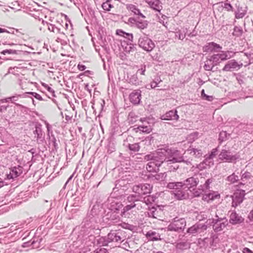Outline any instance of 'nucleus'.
Returning <instances> with one entry per match:
<instances>
[{
    "mask_svg": "<svg viewBox=\"0 0 253 253\" xmlns=\"http://www.w3.org/2000/svg\"><path fill=\"white\" fill-rule=\"evenodd\" d=\"M175 149L169 148L168 146L159 148L155 153H150L144 157L145 161H153L155 165L157 167V170H159L163 164H170V163L177 162L180 160L179 158L176 157Z\"/></svg>",
    "mask_w": 253,
    "mask_h": 253,
    "instance_id": "nucleus-1",
    "label": "nucleus"
},
{
    "mask_svg": "<svg viewBox=\"0 0 253 253\" xmlns=\"http://www.w3.org/2000/svg\"><path fill=\"white\" fill-rule=\"evenodd\" d=\"M125 232L122 230H112L107 236L101 237L97 243L101 246H108L110 243H122L125 240Z\"/></svg>",
    "mask_w": 253,
    "mask_h": 253,
    "instance_id": "nucleus-2",
    "label": "nucleus"
},
{
    "mask_svg": "<svg viewBox=\"0 0 253 253\" xmlns=\"http://www.w3.org/2000/svg\"><path fill=\"white\" fill-rule=\"evenodd\" d=\"M209 222V224L212 226L213 230L216 232L222 231L228 225V221L225 216L220 217L216 214L214 218L209 219L207 222Z\"/></svg>",
    "mask_w": 253,
    "mask_h": 253,
    "instance_id": "nucleus-3",
    "label": "nucleus"
},
{
    "mask_svg": "<svg viewBox=\"0 0 253 253\" xmlns=\"http://www.w3.org/2000/svg\"><path fill=\"white\" fill-rule=\"evenodd\" d=\"M240 158L239 153H232L230 150L222 149L219 155V160L228 163H236Z\"/></svg>",
    "mask_w": 253,
    "mask_h": 253,
    "instance_id": "nucleus-4",
    "label": "nucleus"
},
{
    "mask_svg": "<svg viewBox=\"0 0 253 253\" xmlns=\"http://www.w3.org/2000/svg\"><path fill=\"white\" fill-rule=\"evenodd\" d=\"M175 217L173 221L167 227L168 231L181 232L183 231L186 225V222L184 218L177 219Z\"/></svg>",
    "mask_w": 253,
    "mask_h": 253,
    "instance_id": "nucleus-5",
    "label": "nucleus"
},
{
    "mask_svg": "<svg viewBox=\"0 0 253 253\" xmlns=\"http://www.w3.org/2000/svg\"><path fill=\"white\" fill-rule=\"evenodd\" d=\"M138 44L140 47L147 52L151 51L155 46L152 40L145 34L139 37Z\"/></svg>",
    "mask_w": 253,
    "mask_h": 253,
    "instance_id": "nucleus-6",
    "label": "nucleus"
},
{
    "mask_svg": "<svg viewBox=\"0 0 253 253\" xmlns=\"http://www.w3.org/2000/svg\"><path fill=\"white\" fill-rule=\"evenodd\" d=\"M153 186L148 183H140L134 185L132 191L135 193H138L141 196L150 194L152 190Z\"/></svg>",
    "mask_w": 253,
    "mask_h": 253,
    "instance_id": "nucleus-7",
    "label": "nucleus"
},
{
    "mask_svg": "<svg viewBox=\"0 0 253 253\" xmlns=\"http://www.w3.org/2000/svg\"><path fill=\"white\" fill-rule=\"evenodd\" d=\"M140 121L142 124L139 125L137 128H134V129H137L136 132L139 130L144 133H149L152 130V120L149 118H141Z\"/></svg>",
    "mask_w": 253,
    "mask_h": 253,
    "instance_id": "nucleus-8",
    "label": "nucleus"
},
{
    "mask_svg": "<svg viewBox=\"0 0 253 253\" xmlns=\"http://www.w3.org/2000/svg\"><path fill=\"white\" fill-rule=\"evenodd\" d=\"M175 151L176 152L175 153L176 157L175 158H179L180 160L177 162L170 163L169 165L166 164V166L168 167L169 171H176L179 168V165L177 164L178 163L183 162L188 165H191V162L189 160H185L184 156L180 154L179 151L175 149Z\"/></svg>",
    "mask_w": 253,
    "mask_h": 253,
    "instance_id": "nucleus-9",
    "label": "nucleus"
},
{
    "mask_svg": "<svg viewBox=\"0 0 253 253\" xmlns=\"http://www.w3.org/2000/svg\"><path fill=\"white\" fill-rule=\"evenodd\" d=\"M146 180L153 183H161L165 181L167 176L166 172L156 173L155 174L149 173L145 175Z\"/></svg>",
    "mask_w": 253,
    "mask_h": 253,
    "instance_id": "nucleus-10",
    "label": "nucleus"
},
{
    "mask_svg": "<svg viewBox=\"0 0 253 253\" xmlns=\"http://www.w3.org/2000/svg\"><path fill=\"white\" fill-rule=\"evenodd\" d=\"M42 125L40 123H37L35 126V130L33 133L35 135L34 138L36 139L37 143L39 144H42L45 141V135L42 130Z\"/></svg>",
    "mask_w": 253,
    "mask_h": 253,
    "instance_id": "nucleus-11",
    "label": "nucleus"
},
{
    "mask_svg": "<svg viewBox=\"0 0 253 253\" xmlns=\"http://www.w3.org/2000/svg\"><path fill=\"white\" fill-rule=\"evenodd\" d=\"M245 195L244 190H238L232 196V206L236 208L241 204L244 201Z\"/></svg>",
    "mask_w": 253,
    "mask_h": 253,
    "instance_id": "nucleus-12",
    "label": "nucleus"
},
{
    "mask_svg": "<svg viewBox=\"0 0 253 253\" xmlns=\"http://www.w3.org/2000/svg\"><path fill=\"white\" fill-rule=\"evenodd\" d=\"M199 182L200 180L198 175L189 177L183 182L184 189H186L187 190L191 191V189L195 188Z\"/></svg>",
    "mask_w": 253,
    "mask_h": 253,
    "instance_id": "nucleus-13",
    "label": "nucleus"
},
{
    "mask_svg": "<svg viewBox=\"0 0 253 253\" xmlns=\"http://www.w3.org/2000/svg\"><path fill=\"white\" fill-rule=\"evenodd\" d=\"M208 228V225L205 224L196 223L188 228L187 232L190 234L195 235L205 231Z\"/></svg>",
    "mask_w": 253,
    "mask_h": 253,
    "instance_id": "nucleus-14",
    "label": "nucleus"
},
{
    "mask_svg": "<svg viewBox=\"0 0 253 253\" xmlns=\"http://www.w3.org/2000/svg\"><path fill=\"white\" fill-rule=\"evenodd\" d=\"M244 218L237 213L235 211H231L228 223L235 225L244 223Z\"/></svg>",
    "mask_w": 253,
    "mask_h": 253,
    "instance_id": "nucleus-15",
    "label": "nucleus"
},
{
    "mask_svg": "<svg viewBox=\"0 0 253 253\" xmlns=\"http://www.w3.org/2000/svg\"><path fill=\"white\" fill-rule=\"evenodd\" d=\"M129 100L134 105L139 104L141 100V91L140 89L134 90L130 93Z\"/></svg>",
    "mask_w": 253,
    "mask_h": 253,
    "instance_id": "nucleus-16",
    "label": "nucleus"
},
{
    "mask_svg": "<svg viewBox=\"0 0 253 253\" xmlns=\"http://www.w3.org/2000/svg\"><path fill=\"white\" fill-rule=\"evenodd\" d=\"M133 137L131 136L128 137L126 140L124 141V145L132 153H135L140 150V145L139 143H130L129 142L131 141Z\"/></svg>",
    "mask_w": 253,
    "mask_h": 253,
    "instance_id": "nucleus-17",
    "label": "nucleus"
},
{
    "mask_svg": "<svg viewBox=\"0 0 253 253\" xmlns=\"http://www.w3.org/2000/svg\"><path fill=\"white\" fill-rule=\"evenodd\" d=\"M243 66V64H240L234 59L229 61L222 69L223 71L228 72L231 71L236 69H240Z\"/></svg>",
    "mask_w": 253,
    "mask_h": 253,
    "instance_id": "nucleus-18",
    "label": "nucleus"
},
{
    "mask_svg": "<svg viewBox=\"0 0 253 253\" xmlns=\"http://www.w3.org/2000/svg\"><path fill=\"white\" fill-rule=\"evenodd\" d=\"M178 119L179 116L177 114V111L176 109L167 112L161 117V119L162 120L177 121Z\"/></svg>",
    "mask_w": 253,
    "mask_h": 253,
    "instance_id": "nucleus-19",
    "label": "nucleus"
},
{
    "mask_svg": "<svg viewBox=\"0 0 253 253\" xmlns=\"http://www.w3.org/2000/svg\"><path fill=\"white\" fill-rule=\"evenodd\" d=\"M221 49L222 47L219 44L214 42H209L203 47V51L206 52H218Z\"/></svg>",
    "mask_w": 253,
    "mask_h": 253,
    "instance_id": "nucleus-20",
    "label": "nucleus"
},
{
    "mask_svg": "<svg viewBox=\"0 0 253 253\" xmlns=\"http://www.w3.org/2000/svg\"><path fill=\"white\" fill-rule=\"evenodd\" d=\"M101 209V206L98 203H96L93 205L89 213L87 214V218H89L90 222L94 221L93 217L100 214Z\"/></svg>",
    "mask_w": 253,
    "mask_h": 253,
    "instance_id": "nucleus-21",
    "label": "nucleus"
},
{
    "mask_svg": "<svg viewBox=\"0 0 253 253\" xmlns=\"http://www.w3.org/2000/svg\"><path fill=\"white\" fill-rule=\"evenodd\" d=\"M23 168L20 166L14 167L10 169V171L9 174H7L8 179H14L19 176L23 172Z\"/></svg>",
    "mask_w": 253,
    "mask_h": 253,
    "instance_id": "nucleus-22",
    "label": "nucleus"
},
{
    "mask_svg": "<svg viewBox=\"0 0 253 253\" xmlns=\"http://www.w3.org/2000/svg\"><path fill=\"white\" fill-rule=\"evenodd\" d=\"M108 202H110L109 209L111 211L118 212L123 207V205L120 202L113 200L112 198L108 199Z\"/></svg>",
    "mask_w": 253,
    "mask_h": 253,
    "instance_id": "nucleus-23",
    "label": "nucleus"
},
{
    "mask_svg": "<svg viewBox=\"0 0 253 253\" xmlns=\"http://www.w3.org/2000/svg\"><path fill=\"white\" fill-rule=\"evenodd\" d=\"M220 198V194L217 191L208 190L203 196L202 199L207 202Z\"/></svg>",
    "mask_w": 253,
    "mask_h": 253,
    "instance_id": "nucleus-24",
    "label": "nucleus"
},
{
    "mask_svg": "<svg viewBox=\"0 0 253 253\" xmlns=\"http://www.w3.org/2000/svg\"><path fill=\"white\" fill-rule=\"evenodd\" d=\"M105 217L106 219H108L112 223H119L121 221L118 212H108Z\"/></svg>",
    "mask_w": 253,
    "mask_h": 253,
    "instance_id": "nucleus-25",
    "label": "nucleus"
},
{
    "mask_svg": "<svg viewBox=\"0 0 253 253\" xmlns=\"http://www.w3.org/2000/svg\"><path fill=\"white\" fill-rule=\"evenodd\" d=\"M116 33L117 35L121 36L124 38L126 40L124 41V43H126V42L130 43L133 42V36L131 33H126L121 29H118L116 30Z\"/></svg>",
    "mask_w": 253,
    "mask_h": 253,
    "instance_id": "nucleus-26",
    "label": "nucleus"
},
{
    "mask_svg": "<svg viewBox=\"0 0 253 253\" xmlns=\"http://www.w3.org/2000/svg\"><path fill=\"white\" fill-rule=\"evenodd\" d=\"M146 2L151 8L160 13L163 6L160 0H146Z\"/></svg>",
    "mask_w": 253,
    "mask_h": 253,
    "instance_id": "nucleus-27",
    "label": "nucleus"
},
{
    "mask_svg": "<svg viewBox=\"0 0 253 253\" xmlns=\"http://www.w3.org/2000/svg\"><path fill=\"white\" fill-rule=\"evenodd\" d=\"M145 236L148 240L151 241H157L162 240L159 233L152 230L147 232Z\"/></svg>",
    "mask_w": 253,
    "mask_h": 253,
    "instance_id": "nucleus-28",
    "label": "nucleus"
},
{
    "mask_svg": "<svg viewBox=\"0 0 253 253\" xmlns=\"http://www.w3.org/2000/svg\"><path fill=\"white\" fill-rule=\"evenodd\" d=\"M237 10L235 12V18L237 19L242 18L246 14L247 12V6L245 5L240 6L239 3L235 4Z\"/></svg>",
    "mask_w": 253,
    "mask_h": 253,
    "instance_id": "nucleus-29",
    "label": "nucleus"
},
{
    "mask_svg": "<svg viewBox=\"0 0 253 253\" xmlns=\"http://www.w3.org/2000/svg\"><path fill=\"white\" fill-rule=\"evenodd\" d=\"M132 42H126L125 44L124 42H122V46L125 52L127 53H130L136 50V45L132 43Z\"/></svg>",
    "mask_w": 253,
    "mask_h": 253,
    "instance_id": "nucleus-30",
    "label": "nucleus"
},
{
    "mask_svg": "<svg viewBox=\"0 0 253 253\" xmlns=\"http://www.w3.org/2000/svg\"><path fill=\"white\" fill-rule=\"evenodd\" d=\"M190 248V244L187 242H180L176 243L175 249L177 253H181L184 250Z\"/></svg>",
    "mask_w": 253,
    "mask_h": 253,
    "instance_id": "nucleus-31",
    "label": "nucleus"
},
{
    "mask_svg": "<svg viewBox=\"0 0 253 253\" xmlns=\"http://www.w3.org/2000/svg\"><path fill=\"white\" fill-rule=\"evenodd\" d=\"M189 154L194 156L195 158H200L202 157L203 152L201 149L196 148L193 146H190L187 150Z\"/></svg>",
    "mask_w": 253,
    "mask_h": 253,
    "instance_id": "nucleus-32",
    "label": "nucleus"
},
{
    "mask_svg": "<svg viewBox=\"0 0 253 253\" xmlns=\"http://www.w3.org/2000/svg\"><path fill=\"white\" fill-rule=\"evenodd\" d=\"M126 8L128 11H130L133 12L134 15H137L143 18H145V16L140 12V10L136 6L132 4H128L126 5Z\"/></svg>",
    "mask_w": 253,
    "mask_h": 253,
    "instance_id": "nucleus-33",
    "label": "nucleus"
},
{
    "mask_svg": "<svg viewBox=\"0 0 253 253\" xmlns=\"http://www.w3.org/2000/svg\"><path fill=\"white\" fill-rule=\"evenodd\" d=\"M187 190L186 189L180 188L178 190L173 191V194L175 198L177 200H182L186 198V196L185 191Z\"/></svg>",
    "mask_w": 253,
    "mask_h": 253,
    "instance_id": "nucleus-34",
    "label": "nucleus"
},
{
    "mask_svg": "<svg viewBox=\"0 0 253 253\" xmlns=\"http://www.w3.org/2000/svg\"><path fill=\"white\" fill-rule=\"evenodd\" d=\"M167 188L170 189H173V191L178 190L180 188L184 189L183 182H172L168 183Z\"/></svg>",
    "mask_w": 253,
    "mask_h": 253,
    "instance_id": "nucleus-35",
    "label": "nucleus"
},
{
    "mask_svg": "<svg viewBox=\"0 0 253 253\" xmlns=\"http://www.w3.org/2000/svg\"><path fill=\"white\" fill-rule=\"evenodd\" d=\"M149 22L147 20L140 19L139 17L137 18L136 24L135 27L142 30L147 28Z\"/></svg>",
    "mask_w": 253,
    "mask_h": 253,
    "instance_id": "nucleus-36",
    "label": "nucleus"
},
{
    "mask_svg": "<svg viewBox=\"0 0 253 253\" xmlns=\"http://www.w3.org/2000/svg\"><path fill=\"white\" fill-rule=\"evenodd\" d=\"M156 197L154 195H148L145 197L142 196V201L146 205H148L155 202Z\"/></svg>",
    "mask_w": 253,
    "mask_h": 253,
    "instance_id": "nucleus-37",
    "label": "nucleus"
},
{
    "mask_svg": "<svg viewBox=\"0 0 253 253\" xmlns=\"http://www.w3.org/2000/svg\"><path fill=\"white\" fill-rule=\"evenodd\" d=\"M230 136V134L228 133L226 131H221L220 132L218 136V142L221 144L223 142L228 140Z\"/></svg>",
    "mask_w": 253,
    "mask_h": 253,
    "instance_id": "nucleus-38",
    "label": "nucleus"
},
{
    "mask_svg": "<svg viewBox=\"0 0 253 253\" xmlns=\"http://www.w3.org/2000/svg\"><path fill=\"white\" fill-rule=\"evenodd\" d=\"M208 60L212 62V67L218 65L221 62L218 54H214L210 56L208 58Z\"/></svg>",
    "mask_w": 253,
    "mask_h": 253,
    "instance_id": "nucleus-39",
    "label": "nucleus"
},
{
    "mask_svg": "<svg viewBox=\"0 0 253 253\" xmlns=\"http://www.w3.org/2000/svg\"><path fill=\"white\" fill-rule=\"evenodd\" d=\"M136 204H133V203H131V204H127V205H126L124 207H123V209L121 211V212L120 215L122 216H123H123L126 217V213L127 211H128L130 210H131V209H132L134 208H135L136 207Z\"/></svg>",
    "mask_w": 253,
    "mask_h": 253,
    "instance_id": "nucleus-40",
    "label": "nucleus"
},
{
    "mask_svg": "<svg viewBox=\"0 0 253 253\" xmlns=\"http://www.w3.org/2000/svg\"><path fill=\"white\" fill-rule=\"evenodd\" d=\"M162 82L161 77L159 75L154 76L153 81L150 83V86L152 88H155V87L159 86V84Z\"/></svg>",
    "mask_w": 253,
    "mask_h": 253,
    "instance_id": "nucleus-41",
    "label": "nucleus"
},
{
    "mask_svg": "<svg viewBox=\"0 0 253 253\" xmlns=\"http://www.w3.org/2000/svg\"><path fill=\"white\" fill-rule=\"evenodd\" d=\"M23 51L21 49H5L0 52V54L5 55L6 54H19Z\"/></svg>",
    "mask_w": 253,
    "mask_h": 253,
    "instance_id": "nucleus-42",
    "label": "nucleus"
},
{
    "mask_svg": "<svg viewBox=\"0 0 253 253\" xmlns=\"http://www.w3.org/2000/svg\"><path fill=\"white\" fill-rule=\"evenodd\" d=\"M149 162L146 165L147 170L150 172L153 171H156L157 170V167L155 165V163L153 161H149Z\"/></svg>",
    "mask_w": 253,
    "mask_h": 253,
    "instance_id": "nucleus-43",
    "label": "nucleus"
},
{
    "mask_svg": "<svg viewBox=\"0 0 253 253\" xmlns=\"http://www.w3.org/2000/svg\"><path fill=\"white\" fill-rule=\"evenodd\" d=\"M243 33V30L241 27L235 26L233 29L232 35L236 37H241Z\"/></svg>",
    "mask_w": 253,
    "mask_h": 253,
    "instance_id": "nucleus-44",
    "label": "nucleus"
},
{
    "mask_svg": "<svg viewBox=\"0 0 253 253\" xmlns=\"http://www.w3.org/2000/svg\"><path fill=\"white\" fill-rule=\"evenodd\" d=\"M138 117L135 114V113L134 112H130L129 113L128 115V121L129 124H133L134 123H135L137 120Z\"/></svg>",
    "mask_w": 253,
    "mask_h": 253,
    "instance_id": "nucleus-45",
    "label": "nucleus"
},
{
    "mask_svg": "<svg viewBox=\"0 0 253 253\" xmlns=\"http://www.w3.org/2000/svg\"><path fill=\"white\" fill-rule=\"evenodd\" d=\"M212 178H208L206 180L205 183L203 185H200V187H202L205 193L207 192V191L209 190L210 188V185L212 182Z\"/></svg>",
    "mask_w": 253,
    "mask_h": 253,
    "instance_id": "nucleus-46",
    "label": "nucleus"
},
{
    "mask_svg": "<svg viewBox=\"0 0 253 253\" xmlns=\"http://www.w3.org/2000/svg\"><path fill=\"white\" fill-rule=\"evenodd\" d=\"M42 238H37L36 240V238L33 239V240L31 242V245H32V248H33L38 249L40 248V244L42 243Z\"/></svg>",
    "mask_w": 253,
    "mask_h": 253,
    "instance_id": "nucleus-47",
    "label": "nucleus"
},
{
    "mask_svg": "<svg viewBox=\"0 0 253 253\" xmlns=\"http://www.w3.org/2000/svg\"><path fill=\"white\" fill-rule=\"evenodd\" d=\"M230 51H222L221 53H217L219 57L220 61L221 62L222 61H225L228 59L230 58V56H229V54Z\"/></svg>",
    "mask_w": 253,
    "mask_h": 253,
    "instance_id": "nucleus-48",
    "label": "nucleus"
},
{
    "mask_svg": "<svg viewBox=\"0 0 253 253\" xmlns=\"http://www.w3.org/2000/svg\"><path fill=\"white\" fill-rule=\"evenodd\" d=\"M192 189L193 191V194L194 197H200L201 195H204L203 193H205L204 190L202 187H200V186L197 189L195 188Z\"/></svg>",
    "mask_w": 253,
    "mask_h": 253,
    "instance_id": "nucleus-49",
    "label": "nucleus"
},
{
    "mask_svg": "<svg viewBox=\"0 0 253 253\" xmlns=\"http://www.w3.org/2000/svg\"><path fill=\"white\" fill-rule=\"evenodd\" d=\"M107 153L111 154L114 152L116 150V146L115 143L112 141H109L106 146Z\"/></svg>",
    "mask_w": 253,
    "mask_h": 253,
    "instance_id": "nucleus-50",
    "label": "nucleus"
},
{
    "mask_svg": "<svg viewBox=\"0 0 253 253\" xmlns=\"http://www.w3.org/2000/svg\"><path fill=\"white\" fill-rule=\"evenodd\" d=\"M226 180L231 183H234L239 180V176L235 173H233L227 177Z\"/></svg>",
    "mask_w": 253,
    "mask_h": 253,
    "instance_id": "nucleus-51",
    "label": "nucleus"
},
{
    "mask_svg": "<svg viewBox=\"0 0 253 253\" xmlns=\"http://www.w3.org/2000/svg\"><path fill=\"white\" fill-rule=\"evenodd\" d=\"M129 80V83L132 84L134 85H138L139 84V80L137 78V76L136 74H133L132 75H131L130 78L127 77Z\"/></svg>",
    "mask_w": 253,
    "mask_h": 253,
    "instance_id": "nucleus-52",
    "label": "nucleus"
},
{
    "mask_svg": "<svg viewBox=\"0 0 253 253\" xmlns=\"http://www.w3.org/2000/svg\"><path fill=\"white\" fill-rule=\"evenodd\" d=\"M110 1L111 0H107L102 4V7L104 10L109 11L113 7V5L110 3Z\"/></svg>",
    "mask_w": 253,
    "mask_h": 253,
    "instance_id": "nucleus-53",
    "label": "nucleus"
},
{
    "mask_svg": "<svg viewBox=\"0 0 253 253\" xmlns=\"http://www.w3.org/2000/svg\"><path fill=\"white\" fill-rule=\"evenodd\" d=\"M146 65L144 63L141 64L139 66V68L136 72V74H140L142 75H145L146 71Z\"/></svg>",
    "mask_w": 253,
    "mask_h": 253,
    "instance_id": "nucleus-54",
    "label": "nucleus"
},
{
    "mask_svg": "<svg viewBox=\"0 0 253 253\" xmlns=\"http://www.w3.org/2000/svg\"><path fill=\"white\" fill-rule=\"evenodd\" d=\"M50 143H52L54 149L57 151L58 149V144L56 142V139L54 134H52L50 136V138H49Z\"/></svg>",
    "mask_w": 253,
    "mask_h": 253,
    "instance_id": "nucleus-55",
    "label": "nucleus"
},
{
    "mask_svg": "<svg viewBox=\"0 0 253 253\" xmlns=\"http://www.w3.org/2000/svg\"><path fill=\"white\" fill-rule=\"evenodd\" d=\"M25 97L27 96V94H31L33 96H34L35 98H36L37 99H38V100H39L40 101H42V100H44L42 98L41 95L40 94H38L37 92H27L25 93Z\"/></svg>",
    "mask_w": 253,
    "mask_h": 253,
    "instance_id": "nucleus-56",
    "label": "nucleus"
},
{
    "mask_svg": "<svg viewBox=\"0 0 253 253\" xmlns=\"http://www.w3.org/2000/svg\"><path fill=\"white\" fill-rule=\"evenodd\" d=\"M243 170L241 171V180H244V179L246 180L250 179L253 177L251 173L249 171H245L244 173H242Z\"/></svg>",
    "mask_w": 253,
    "mask_h": 253,
    "instance_id": "nucleus-57",
    "label": "nucleus"
},
{
    "mask_svg": "<svg viewBox=\"0 0 253 253\" xmlns=\"http://www.w3.org/2000/svg\"><path fill=\"white\" fill-rule=\"evenodd\" d=\"M48 30L50 32H52L53 33H60V29L57 28L54 25L50 24L49 26L48 27Z\"/></svg>",
    "mask_w": 253,
    "mask_h": 253,
    "instance_id": "nucleus-58",
    "label": "nucleus"
},
{
    "mask_svg": "<svg viewBox=\"0 0 253 253\" xmlns=\"http://www.w3.org/2000/svg\"><path fill=\"white\" fill-rule=\"evenodd\" d=\"M221 6L225 8L227 11H233V7L230 3L222 2Z\"/></svg>",
    "mask_w": 253,
    "mask_h": 253,
    "instance_id": "nucleus-59",
    "label": "nucleus"
},
{
    "mask_svg": "<svg viewBox=\"0 0 253 253\" xmlns=\"http://www.w3.org/2000/svg\"><path fill=\"white\" fill-rule=\"evenodd\" d=\"M45 125L46 126V127L47 128V136L49 138H50V136L53 134V131L52 130V127L47 122H45Z\"/></svg>",
    "mask_w": 253,
    "mask_h": 253,
    "instance_id": "nucleus-60",
    "label": "nucleus"
},
{
    "mask_svg": "<svg viewBox=\"0 0 253 253\" xmlns=\"http://www.w3.org/2000/svg\"><path fill=\"white\" fill-rule=\"evenodd\" d=\"M130 197H132L133 199V201H134L135 202L138 201H142V196L138 193L130 194Z\"/></svg>",
    "mask_w": 253,
    "mask_h": 253,
    "instance_id": "nucleus-61",
    "label": "nucleus"
},
{
    "mask_svg": "<svg viewBox=\"0 0 253 253\" xmlns=\"http://www.w3.org/2000/svg\"><path fill=\"white\" fill-rule=\"evenodd\" d=\"M137 18L129 17L128 19L127 23L130 25L131 27H135Z\"/></svg>",
    "mask_w": 253,
    "mask_h": 253,
    "instance_id": "nucleus-62",
    "label": "nucleus"
},
{
    "mask_svg": "<svg viewBox=\"0 0 253 253\" xmlns=\"http://www.w3.org/2000/svg\"><path fill=\"white\" fill-rule=\"evenodd\" d=\"M156 211V209L153 207L151 209H149V211L147 212L148 215L149 217H152L153 218H156L155 217V212Z\"/></svg>",
    "mask_w": 253,
    "mask_h": 253,
    "instance_id": "nucleus-63",
    "label": "nucleus"
},
{
    "mask_svg": "<svg viewBox=\"0 0 253 253\" xmlns=\"http://www.w3.org/2000/svg\"><path fill=\"white\" fill-rule=\"evenodd\" d=\"M93 253H109V252L106 249L100 247L95 249Z\"/></svg>",
    "mask_w": 253,
    "mask_h": 253,
    "instance_id": "nucleus-64",
    "label": "nucleus"
}]
</instances>
